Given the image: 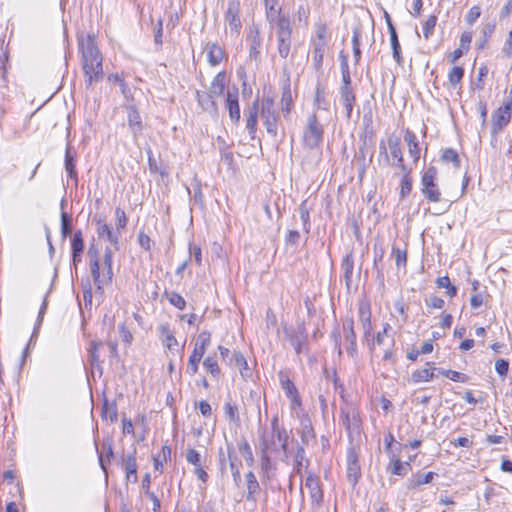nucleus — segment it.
Instances as JSON below:
<instances>
[{
  "mask_svg": "<svg viewBox=\"0 0 512 512\" xmlns=\"http://www.w3.org/2000/svg\"><path fill=\"white\" fill-rule=\"evenodd\" d=\"M78 46L81 53L82 69L85 75V84L90 87L94 82L103 79V58L100 53L95 37L86 35L79 37Z\"/></svg>",
  "mask_w": 512,
  "mask_h": 512,
  "instance_id": "f257e3e1",
  "label": "nucleus"
},
{
  "mask_svg": "<svg viewBox=\"0 0 512 512\" xmlns=\"http://www.w3.org/2000/svg\"><path fill=\"white\" fill-rule=\"evenodd\" d=\"M340 422L346 429L348 437L352 442L355 437L360 436L362 420L357 406L353 403H345L340 408Z\"/></svg>",
  "mask_w": 512,
  "mask_h": 512,
  "instance_id": "f03ea898",
  "label": "nucleus"
},
{
  "mask_svg": "<svg viewBox=\"0 0 512 512\" xmlns=\"http://www.w3.org/2000/svg\"><path fill=\"white\" fill-rule=\"evenodd\" d=\"M259 114L267 133L276 137L279 113L271 97H263L262 100L259 101Z\"/></svg>",
  "mask_w": 512,
  "mask_h": 512,
  "instance_id": "7ed1b4c3",
  "label": "nucleus"
},
{
  "mask_svg": "<svg viewBox=\"0 0 512 512\" xmlns=\"http://www.w3.org/2000/svg\"><path fill=\"white\" fill-rule=\"evenodd\" d=\"M323 135L324 128L314 112L307 118V123L302 136L303 145L308 149H315L323 141Z\"/></svg>",
  "mask_w": 512,
  "mask_h": 512,
  "instance_id": "20e7f679",
  "label": "nucleus"
},
{
  "mask_svg": "<svg viewBox=\"0 0 512 512\" xmlns=\"http://www.w3.org/2000/svg\"><path fill=\"white\" fill-rule=\"evenodd\" d=\"M438 171L434 166L428 167L421 178V192L429 202H439L441 191L436 182Z\"/></svg>",
  "mask_w": 512,
  "mask_h": 512,
  "instance_id": "39448f33",
  "label": "nucleus"
},
{
  "mask_svg": "<svg viewBox=\"0 0 512 512\" xmlns=\"http://www.w3.org/2000/svg\"><path fill=\"white\" fill-rule=\"evenodd\" d=\"M284 333L297 355L308 353V334L304 323L299 324L296 329L285 328Z\"/></svg>",
  "mask_w": 512,
  "mask_h": 512,
  "instance_id": "423d86ee",
  "label": "nucleus"
},
{
  "mask_svg": "<svg viewBox=\"0 0 512 512\" xmlns=\"http://www.w3.org/2000/svg\"><path fill=\"white\" fill-rule=\"evenodd\" d=\"M360 448L350 445L346 453L347 480L355 486L361 477V465L359 462Z\"/></svg>",
  "mask_w": 512,
  "mask_h": 512,
  "instance_id": "0eeeda50",
  "label": "nucleus"
},
{
  "mask_svg": "<svg viewBox=\"0 0 512 512\" xmlns=\"http://www.w3.org/2000/svg\"><path fill=\"white\" fill-rule=\"evenodd\" d=\"M124 108L127 112V122L133 136V140L137 143L139 136L142 135L144 125L138 109L132 103H126Z\"/></svg>",
  "mask_w": 512,
  "mask_h": 512,
  "instance_id": "6e6552de",
  "label": "nucleus"
},
{
  "mask_svg": "<svg viewBox=\"0 0 512 512\" xmlns=\"http://www.w3.org/2000/svg\"><path fill=\"white\" fill-rule=\"evenodd\" d=\"M94 221L98 237L109 241L113 248L118 251L120 249L119 238L121 237V231H114L102 218L95 219Z\"/></svg>",
  "mask_w": 512,
  "mask_h": 512,
  "instance_id": "1a4fd4ad",
  "label": "nucleus"
},
{
  "mask_svg": "<svg viewBox=\"0 0 512 512\" xmlns=\"http://www.w3.org/2000/svg\"><path fill=\"white\" fill-rule=\"evenodd\" d=\"M279 382L286 397L291 401V408L300 407L302 402L297 387L294 382L289 378L286 372L280 371L278 373Z\"/></svg>",
  "mask_w": 512,
  "mask_h": 512,
  "instance_id": "9d476101",
  "label": "nucleus"
},
{
  "mask_svg": "<svg viewBox=\"0 0 512 512\" xmlns=\"http://www.w3.org/2000/svg\"><path fill=\"white\" fill-rule=\"evenodd\" d=\"M240 1L229 0L228 7L225 12V21L228 23L230 31L238 35L242 27L240 20Z\"/></svg>",
  "mask_w": 512,
  "mask_h": 512,
  "instance_id": "9b49d317",
  "label": "nucleus"
},
{
  "mask_svg": "<svg viewBox=\"0 0 512 512\" xmlns=\"http://www.w3.org/2000/svg\"><path fill=\"white\" fill-rule=\"evenodd\" d=\"M271 437L268 438L269 441H275L276 451L278 450L277 443L279 444V448L283 451L284 455H287L288 452V440L289 435L287 430L279 425V421L277 417H274L271 420Z\"/></svg>",
  "mask_w": 512,
  "mask_h": 512,
  "instance_id": "f8f14e48",
  "label": "nucleus"
},
{
  "mask_svg": "<svg viewBox=\"0 0 512 512\" xmlns=\"http://www.w3.org/2000/svg\"><path fill=\"white\" fill-rule=\"evenodd\" d=\"M343 337L346 344L347 354L354 358L357 355V341L354 331V320L352 317H346L343 321Z\"/></svg>",
  "mask_w": 512,
  "mask_h": 512,
  "instance_id": "ddd939ff",
  "label": "nucleus"
},
{
  "mask_svg": "<svg viewBox=\"0 0 512 512\" xmlns=\"http://www.w3.org/2000/svg\"><path fill=\"white\" fill-rule=\"evenodd\" d=\"M269 451H276L275 441H269L268 437L262 435L260 440V467L263 473H268L273 468V463L268 454Z\"/></svg>",
  "mask_w": 512,
  "mask_h": 512,
  "instance_id": "4468645a",
  "label": "nucleus"
},
{
  "mask_svg": "<svg viewBox=\"0 0 512 512\" xmlns=\"http://www.w3.org/2000/svg\"><path fill=\"white\" fill-rule=\"evenodd\" d=\"M512 115V100L505 101L493 115V130L498 132L510 122Z\"/></svg>",
  "mask_w": 512,
  "mask_h": 512,
  "instance_id": "2eb2a0df",
  "label": "nucleus"
},
{
  "mask_svg": "<svg viewBox=\"0 0 512 512\" xmlns=\"http://www.w3.org/2000/svg\"><path fill=\"white\" fill-rule=\"evenodd\" d=\"M121 465L125 471L126 480L128 482L136 483L138 481L137 476V462H136V449L131 453L123 454L121 457Z\"/></svg>",
  "mask_w": 512,
  "mask_h": 512,
  "instance_id": "dca6fc26",
  "label": "nucleus"
},
{
  "mask_svg": "<svg viewBox=\"0 0 512 512\" xmlns=\"http://www.w3.org/2000/svg\"><path fill=\"white\" fill-rule=\"evenodd\" d=\"M359 320L363 329V338L369 341L372 336V322L370 306L366 303H360L358 308Z\"/></svg>",
  "mask_w": 512,
  "mask_h": 512,
  "instance_id": "f3484780",
  "label": "nucleus"
},
{
  "mask_svg": "<svg viewBox=\"0 0 512 512\" xmlns=\"http://www.w3.org/2000/svg\"><path fill=\"white\" fill-rule=\"evenodd\" d=\"M88 256L90 257V270L93 281L97 287V290H102L103 280L100 277V263L98 257V250L94 245H91L88 250Z\"/></svg>",
  "mask_w": 512,
  "mask_h": 512,
  "instance_id": "a211bd4d",
  "label": "nucleus"
},
{
  "mask_svg": "<svg viewBox=\"0 0 512 512\" xmlns=\"http://www.w3.org/2000/svg\"><path fill=\"white\" fill-rule=\"evenodd\" d=\"M248 41L250 42L249 57L250 59L258 60L260 55V47L262 39L260 29L257 25H252L249 28Z\"/></svg>",
  "mask_w": 512,
  "mask_h": 512,
  "instance_id": "6ab92c4d",
  "label": "nucleus"
},
{
  "mask_svg": "<svg viewBox=\"0 0 512 512\" xmlns=\"http://www.w3.org/2000/svg\"><path fill=\"white\" fill-rule=\"evenodd\" d=\"M84 250L83 233L81 230H76L71 238V257L73 265H77L82 260V253Z\"/></svg>",
  "mask_w": 512,
  "mask_h": 512,
  "instance_id": "aec40b11",
  "label": "nucleus"
},
{
  "mask_svg": "<svg viewBox=\"0 0 512 512\" xmlns=\"http://www.w3.org/2000/svg\"><path fill=\"white\" fill-rule=\"evenodd\" d=\"M226 106L229 111L230 119L237 123L240 120V106L238 101V89L227 91Z\"/></svg>",
  "mask_w": 512,
  "mask_h": 512,
  "instance_id": "412c9836",
  "label": "nucleus"
},
{
  "mask_svg": "<svg viewBox=\"0 0 512 512\" xmlns=\"http://www.w3.org/2000/svg\"><path fill=\"white\" fill-rule=\"evenodd\" d=\"M388 148L391 156L396 161L395 165L399 167L401 171H406L407 167L404 165L400 139L396 136L389 137Z\"/></svg>",
  "mask_w": 512,
  "mask_h": 512,
  "instance_id": "4be33fe9",
  "label": "nucleus"
},
{
  "mask_svg": "<svg viewBox=\"0 0 512 512\" xmlns=\"http://www.w3.org/2000/svg\"><path fill=\"white\" fill-rule=\"evenodd\" d=\"M247 121L246 128L252 139L255 138V134L257 131V122H258V114H259V100L256 99L251 106L247 109Z\"/></svg>",
  "mask_w": 512,
  "mask_h": 512,
  "instance_id": "5701e85b",
  "label": "nucleus"
},
{
  "mask_svg": "<svg viewBox=\"0 0 512 512\" xmlns=\"http://www.w3.org/2000/svg\"><path fill=\"white\" fill-rule=\"evenodd\" d=\"M245 481L247 487L246 500L256 502V496L260 493L261 488L253 471L245 474Z\"/></svg>",
  "mask_w": 512,
  "mask_h": 512,
  "instance_id": "b1692460",
  "label": "nucleus"
},
{
  "mask_svg": "<svg viewBox=\"0 0 512 512\" xmlns=\"http://www.w3.org/2000/svg\"><path fill=\"white\" fill-rule=\"evenodd\" d=\"M340 99L345 107L347 118H350L355 103V94L352 86L340 87Z\"/></svg>",
  "mask_w": 512,
  "mask_h": 512,
  "instance_id": "393cba45",
  "label": "nucleus"
},
{
  "mask_svg": "<svg viewBox=\"0 0 512 512\" xmlns=\"http://www.w3.org/2000/svg\"><path fill=\"white\" fill-rule=\"evenodd\" d=\"M305 486L309 489L310 498L313 503H320L323 499V493L317 478L308 476L305 480Z\"/></svg>",
  "mask_w": 512,
  "mask_h": 512,
  "instance_id": "a878e982",
  "label": "nucleus"
},
{
  "mask_svg": "<svg viewBox=\"0 0 512 512\" xmlns=\"http://www.w3.org/2000/svg\"><path fill=\"white\" fill-rule=\"evenodd\" d=\"M404 140L407 143L409 155L415 162L418 161L420 158V147L416 135L407 129L405 131Z\"/></svg>",
  "mask_w": 512,
  "mask_h": 512,
  "instance_id": "bb28decb",
  "label": "nucleus"
},
{
  "mask_svg": "<svg viewBox=\"0 0 512 512\" xmlns=\"http://www.w3.org/2000/svg\"><path fill=\"white\" fill-rule=\"evenodd\" d=\"M270 25L276 28L277 37L291 36V34H292V28H291V23H290L289 17L284 14L282 16L276 18L273 21V24H270Z\"/></svg>",
  "mask_w": 512,
  "mask_h": 512,
  "instance_id": "cd10ccee",
  "label": "nucleus"
},
{
  "mask_svg": "<svg viewBox=\"0 0 512 512\" xmlns=\"http://www.w3.org/2000/svg\"><path fill=\"white\" fill-rule=\"evenodd\" d=\"M205 50L207 52L208 62L211 66L220 64L224 56V51L219 45L215 43L207 44Z\"/></svg>",
  "mask_w": 512,
  "mask_h": 512,
  "instance_id": "c85d7f7f",
  "label": "nucleus"
},
{
  "mask_svg": "<svg viewBox=\"0 0 512 512\" xmlns=\"http://www.w3.org/2000/svg\"><path fill=\"white\" fill-rule=\"evenodd\" d=\"M65 170L68 173V176L75 180V182L78 181V175L76 170V164H75V153H72V147L70 145H67L66 152H65Z\"/></svg>",
  "mask_w": 512,
  "mask_h": 512,
  "instance_id": "c756f323",
  "label": "nucleus"
},
{
  "mask_svg": "<svg viewBox=\"0 0 512 512\" xmlns=\"http://www.w3.org/2000/svg\"><path fill=\"white\" fill-rule=\"evenodd\" d=\"M213 98L214 96L210 92L196 91V100L203 110L216 111V103Z\"/></svg>",
  "mask_w": 512,
  "mask_h": 512,
  "instance_id": "7c9ffc66",
  "label": "nucleus"
},
{
  "mask_svg": "<svg viewBox=\"0 0 512 512\" xmlns=\"http://www.w3.org/2000/svg\"><path fill=\"white\" fill-rule=\"evenodd\" d=\"M205 354L204 351H200L197 348H194L191 355L189 356L186 373L190 376H194L198 372L199 363Z\"/></svg>",
  "mask_w": 512,
  "mask_h": 512,
  "instance_id": "2f4dec72",
  "label": "nucleus"
},
{
  "mask_svg": "<svg viewBox=\"0 0 512 512\" xmlns=\"http://www.w3.org/2000/svg\"><path fill=\"white\" fill-rule=\"evenodd\" d=\"M225 80H226V74L224 71H221L216 74V76L213 78L211 82V86L209 89V92L214 97L221 96L225 89Z\"/></svg>",
  "mask_w": 512,
  "mask_h": 512,
  "instance_id": "473e14b6",
  "label": "nucleus"
},
{
  "mask_svg": "<svg viewBox=\"0 0 512 512\" xmlns=\"http://www.w3.org/2000/svg\"><path fill=\"white\" fill-rule=\"evenodd\" d=\"M266 19L269 24H273V21L282 16V9L278 6V0H264Z\"/></svg>",
  "mask_w": 512,
  "mask_h": 512,
  "instance_id": "72a5a7b5",
  "label": "nucleus"
},
{
  "mask_svg": "<svg viewBox=\"0 0 512 512\" xmlns=\"http://www.w3.org/2000/svg\"><path fill=\"white\" fill-rule=\"evenodd\" d=\"M326 45L322 43H313L312 50V63L314 69L318 72L322 69L323 58L325 54Z\"/></svg>",
  "mask_w": 512,
  "mask_h": 512,
  "instance_id": "f704fd0d",
  "label": "nucleus"
},
{
  "mask_svg": "<svg viewBox=\"0 0 512 512\" xmlns=\"http://www.w3.org/2000/svg\"><path fill=\"white\" fill-rule=\"evenodd\" d=\"M229 361L230 363L234 362L235 366L239 368V371L243 378L249 376L250 369L248 368L246 358L241 352L234 351Z\"/></svg>",
  "mask_w": 512,
  "mask_h": 512,
  "instance_id": "c9c22d12",
  "label": "nucleus"
},
{
  "mask_svg": "<svg viewBox=\"0 0 512 512\" xmlns=\"http://www.w3.org/2000/svg\"><path fill=\"white\" fill-rule=\"evenodd\" d=\"M436 474L434 472H428L426 474H421L420 472L412 475V477L408 480L409 488H417L420 485L430 483Z\"/></svg>",
  "mask_w": 512,
  "mask_h": 512,
  "instance_id": "e433bc0d",
  "label": "nucleus"
},
{
  "mask_svg": "<svg viewBox=\"0 0 512 512\" xmlns=\"http://www.w3.org/2000/svg\"><path fill=\"white\" fill-rule=\"evenodd\" d=\"M389 35H390L393 58L397 62V64L401 65L403 63V57L401 55V46H400V42L398 39L396 29L395 28L390 29Z\"/></svg>",
  "mask_w": 512,
  "mask_h": 512,
  "instance_id": "4c0bfd02",
  "label": "nucleus"
},
{
  "mask_svg": "<svg viewBox=\"0 0 512 512\" xmlns=\"http://www.w3.org/2000/svg\"><path fill=\"white\" fill-rule=\"evenodd\" d=\"M103 263H104L105 270H106V272H105L106 279H102L103 285H104L107 282H111V280L113 278V270H112L113 252H112L111 248H109V247L105 248Z\"/></svg>",
  "mask_w": 512,
  "mask_h": 512,
  "instance_id": "58836bf2",
  "label": "nucleus"
},
{
  "mask_svg": "<svg viewBox=\"0 0 512 512\" xmlns=\"http://www.w3.org/2000/svg\"><path fill=\"white\" fill-rule=\"evenodd\" d=\"M341 268L344 272V278H345L346 284H347V286H349L351 279H352L353 269H354L353 254L351 252L348 253L342 259Z\"/></svg>",
  "mask_w": 512,
  "mask_h": 512,
  "instance_id": "ea45409f",
  "label": "nucleus"
},
{
  "mask_svg": "<svg viewBox=\"0 0 512 512\" xmlns=\"http://www.w3.org/2000/svg\"><path fill=\"white\" fill-rule=\"evenodd\" d=\"M160 331L163 337V344L169 349L174 350L178 346V341L168 325H161Z\"/></svg>",
  "mask_w": 512,
  "mask_h": 512,
  "instance_id": "a19ab883",
  "label": "nucleus"
},
{
  "mask_svg": "<svg viewBox=\"0 0 512 512\" xmlns=\"http://www.w3.org/2000/svg\"><path fill=\"white\" fill-rule=\"evenodd\" d=\"M314 104L317 109L328 110L330 103L326 97L325 89L321 85L316 86Z\"/></svg>",
  "mask_w": 512,
  "mask_h": 512,
  "instance_id": "79ce46f5",
  "label": "nucleus"
},
{
  "mask_svg": "<svg viewBox=\"0 0 512 512\" xmlns=\"http://www.w3.org/2000/svg\"><path fill=\"white\" fill-rule=\"evenodd\" d=\"M315 438L314 429L309 418L301 420V440L304 444H308L310 440Z\"/></svg>",
  "mask_w": 512,
  "mask_h": 512,
  "instance_id": "37998d69",
  "label": "nucleus"
},
{
  "mask_svg": "<svg viewBox=\"0 0 512 512\" xmlns=\"http://www.w3.org/2000/svg\"><path fill=\"white\" fill-rule=\"evenodd\" d=\"M239 452L243 456L245 463L249 467H253L255 463L254 455L252 452V448L247 440H242L238 445Z\"/></svg>",
  "mask_w": 512,
  "mask_h": 512,
  "instance_id": "c03bdc74",
  "label": "nucleus"
},
{
  "mask_svg": "<svg viewBox=\"0 0 512 512\" xmlns=\"http://www.w3.org/2000/svg\"><path fill=\"white\" fill-rule=\"evenodd\" d=\"M434 370H436V368H424L416 370L412 373L411 380L414 383L428 382L434 378Z\"/></svg>",
  "mask_w": 512,
  "mask_h": 512,
  "instance_id": "a18cd8bd",
  "label": "nucleus"
},
{
  "mask_svg": "<svg viewBox=\"0 0 512 512\" xmlns=\"http://www.w3.org/2000/svg\"><path fill=\"white\" fill-rule=\"evenodd\" d=\"M293 107V100H292V94L289 87L284 88L282 92L281 97V110L283 113V116L287 118L292 110Z\"/></svg>",
  "mask_w": 512,
  "mask_h": 512,
  "instance_id": "49530a36",
  "label": "nucleus"
},
{
  "mask_svg": "<svg viewBox=\"0 0 512 512\" xmlns=\"http://www.w3.org/2000/svg\"><path fill=\"white\" fill-rule=\"evenodd\" d=\"M117 416V406L115 402H109L105 399L102 406V417L111 422H115L117 421Z\"/></svg>",
  "mask_w": 512,
  "mask_h": 512,
  "instance_id": "de8ad7c7",
  "label": "nucleus"
},
{
  "mask_svg": "<svg viewBox=\"0 0 512 512\" xmlns=\"http://www.w3.org/2000/svg\"><path fill=\"white\" fill-rule=\"evenodd\" d=\"M224 413H225L226 418L230 422L236 423V424H238L240 422V417H239V413H238V407L232 401L228 400L224 404Z\"/></svg>",
  "mask_w": 512,
  "mask_h": 512,
  "instance_id": "09e8293b",
  "label": "nucleus"
},
{
  "mask_svg": "<svg viewBox=\"0 0 512 512\" xmlns=\"http://www.w3.org/2000/svg\"><path fill=\"white\" fill-rule=\"evenodd\" d=\"M400 182V198L404 199L412 190V179L410 178V170L406 169Z\"/></svg>",
  "mask_w": 512,
  "mask_h": 512,
  "instance_id": "8fccbe9b",
  "label": "nucleus"
},
{
  "mask_svg": "<svg viewBox=\"0 0 512 512\" xmlns=\"http://www.w3.org/2000/svg\"><path fill=\"white\" fill-rule=\"evenodd\" d=\"M277 42V49L280 57L287 58L290 53L291 36H279L277 37Z\"/></svg>",
  "mask_w": 512,
  "mask_h": 512,
  "instance_id": "3c124183",
  "label": "nucleus"
},
{
  "mask_svg": "<svg viewBox=\"0 0 512 512\" xmlns=\"http://www.w3.org/2000/svg\"><path fill=\"white\" fill-rule=\"evenodd\" d=\"M46 309H47V299L45 297L44 300H43V303H42V305L40 307V310H39L38 319H37V326L34 328V331H33V334H32V336L30 338V341H29L28 345L26 346V348L23 351L22 361L25 360V357L27 356V353H28V350H29V346H30L31 342L33 341V338L36 337V335H37V328H38V326L42 322L43 315H44Z\"/></svg>",
  "mask_w": 512,
  "mask_h": 512,
  "instance_id": "603ef678",
  "label": "nucleus"
},
{
  "mask_svg": "<svg viewBox=\"0 0 512 512\" xmlns=\"http://www.w3.org/2000/svg\"><path fill=\"white\" fill-rule=\"evenodd\" d=\"M203 366L213 377H218L221 373L220 367L213 356H207L203 361Z\"/></svg>",
  "mask_w": 512,
  "mask_h": 512,
  "instance_id": "864d4df0",
  "label": "nucleus"
},
{
  "mask_svg": "<svg viewBox=\"0 0 512 512\" xmlns=\"http://www.w3.org/2000/svg\"><path fill=\"white\" fill-rule=\"evenodd\" d=\"M298 212H299L300 219L302 221L303 229H304L305 233L308 234L310 232L311 224H310L309 210H308L305 202H303L299 206Z\"/></svg>",
  "mask_w": 512,
  "mask_h": 512,
  "instance_id": "5fc2aeb1",
  "label": "nucleus"
},
{
  "mask_svg": "<svg viewBox=\"0 0 512 512\" xmlns=\"http://www.w3.org/2000/svg\"><path fill=\"white\" fill-rule=\"evenodd\" d=\"M464 76V69L460 66H454L448 75L449 83L452 87H456Z\"/></svg>",
  "mask_w": 512,
  "mask_h": 512,
  "instance_id": "6e6d98bb",
  "label": "nucleus"
},
{
  "mask_svg": "<svg viewBox=\"0 0 512 512\" xmlns=\"http://www.w3.org/2000/svg\"><path fill=\"white\" fill-rule=\"evenodd\" d=\"M411 468L408 462H401L399 459H395L392 463L391 473L393 475L405 476L408 470Z\"/></svg>",
  "mask_w": 512,
  "mask_h": 512,
  "instance_id": "4d7b16f0",
  "label": "nucleus"
},
{
  "mask_svg": "<svg viewBox=\"0 0 512 512\" xmlns=\"http://www.w3.org/2000/svg\"><path fill=\"white\" fill-rule=\"evenodd\" d=\"M211 335L208 331H202L194 344V348L199 349L200 351L206 352L207 347L210 345Z\"/></svg>",
  "mask_w": 512,
  "mask_h": 512,
  "instance_id": "13d9d810",
  "label": "nucleus"
},
{
  "mask_svg": "<svg viewBox=\"0 0 512 512\" xmlns=\"http://www.w3.org/2000/svg\"><path fill=\"white\" fill-rule=\"evenodd\" d=\"M168 301L171 305L174 307L183 310L186 307V301L185 299L177 292H166Z\"/></svg>",
  "mask_w": 512,
  "mask_h": 512,
  "instance_id": "bf43d9fd",
  "label": "nucleus"
},
{
  "mask_svg": "<svg viewBox=\"0 0 512 512\" xmlns=\"http://www.w3.org/2000/svg\"><path fill=\"white\" fill-rule=\"evenodd\" d=\"M442 159L446 162H452L455 168L460 167V158L456 150L447 148L443 151Z\"/></svg>",
  "mask_w": 512,
  "mask_h": 512,
  "instance_id": "052dcab7",
  "label": "nucleus"
},
{
  "mask_svg": "<svg viewBox=\"0 0 512 512\" xmlns=\"http://www.w3.org/2000/svg\"><path fill=\"white\" fill-rule=\"evenodd\" d=\"M352 46H353V55H354L355 62L358 63L361 58L360 31L358 28H355L353 30Z\"/></svg>",
  "mask_w": 512,
  "mask_h": 512,
  "instance_id": "680f3d73",
  "label": "nucleus"
},
{
  "mask_svg": "<svg viewBox=\"0 0 512 512\" xmlns=\"http://www.w3.org/2000/svg\"><path fill=\"white\" fill-rule=\"evenodd\" d=\"M72 232L71 218L66 212L61 213V236L66 238Z\"/></svg>",
  "mask_w": 512,
  "mask_h": 512,
  "instance_id": "e2e57ef3",
  "label": "nucleus"
},
{
  "mask_svg": "<svg viewBox=\"0 0 512 512\" xmlns=\"http://www.w3.org/2000/svg\"><path fill=\"white\" fill-rule=\"evenodd\" d=\"M437 17L435 15H430L427 20L423 24V35L427 40L433 34L434 28L436 26Z\"/></svg>",
  "mask_w": 512,
  "mask_h": 512,
  "instance_id": "0e129e2a",
  "label": "nucleus"
},
{
  "mask_svg": "<svg viewBox=\"0 0 512 512\" xmlns=\"http://www.w3.org/2000/svg\"><path fill=\"white\" fill-rule=\"evenodd\" d=\"M300 240V233L295 229L288 230L285 236V245L286 247L292 246L296 247Z\"/></svg>",
  "mask_w": 512,
  "mask_h": 512,
  "instance_id": "69168bd1",
  "label": "nucleus"
},
{
  "mask_svg": "<svg viewBox=\"0 0 512 512\" xmlns=\"http://www.w3.org/2000/svg\"><path fill=\"white\" fill-rule=\"evenodd\" d=\"M392 254L395 257V262L398 267L405 266L407 262L406 251L393 247Z\"/></svg>",
  "mask_w": 512,
  "mask_h": 512,
  "instance_id": "338daca9",
  "label": "nucleus"
},
{
  "mask_svg": "<svg viewBox=\"0 0 512 512\" xmlns=\"http://www.w3.org/2000/svg\"><path fill=\"white\" fill-rule=\"evenodd\" d=\"M115 216H116V226L117 231H120L121 229H124L127 225L128 219L127 216L121 208H116L115 210Z\"/></svg>",
  "mask_w": 512,
  "mask_h": 512,
  "instance_id": "774afa93",
  "label": "nucleus"
}]
</instances>
